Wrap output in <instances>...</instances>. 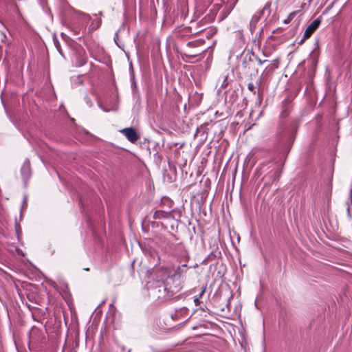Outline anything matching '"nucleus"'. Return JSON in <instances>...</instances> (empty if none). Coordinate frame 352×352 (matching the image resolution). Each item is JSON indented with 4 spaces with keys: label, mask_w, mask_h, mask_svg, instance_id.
<instances>
[{
    "label": "nucleus",
    "mask_w": 352,
    "mask_h": 352,
    "mask_svg": "<svg viewBox=\"0 0 352 352\" xmlns=\"http://www.w3.org/2000/svg\"><path fill=\"white\" fill-rule=\"evenodd\" d=\"M169 281V279H168L166 283H160L155 289V292L159 299L164 300H170L173 298L174 294L179 292L182 288L179 280V283L173 287L170 285Z\"/></svg>",
    "instance_id": "nucleus-1"
},
{
    "label": "nucleus",
    "mask_w": 352,
    "mask_h": 352,
    "mask_svg": "<svg viewBox=\"0 0 352 352\" xmlns=\"http://www.w3.org/2000/svg\"><path fill=\"white\" fill-rule=\"evenodd\" d=\"M75 18L72 23L70 30L74 32V35L78 36L80 38L85 32L90 16L80 12H75Z\"/></svg>",
    "instance_id": "nucleus-2"
},
{
    "label": "nucleus",
    "mask_w": 352,
    "mask_h": 352,
    "mask_svg": "<svg viewBox=\"0 0 352 352\" xmlns=\"http://www.w3.org/2000/svg\"><path fill=\"white\" fill-rule=\"evenodd\" d=\"M270 3H267L265 6L263 8V9L258 12H257L252 18L250 23V28L251 32H254L258 21L261 18V16L265 12H267L268 14L270 12Z\"/></svg>",
    "instance_id": "nucleus-3"
},
{
    "label": "nucleus",
    "mask_w": 352,
    "mask_h": 352,
    "mask_svg": "<svg viewBox=\"0 0 352 352\" xmlns=\"http://www.w3.org/2000/svg\"><path fill=\"white\" fill-rule=\"evenodd\" d=\"M322 22V17L319 16L315 19L305 30L304 33V38H307L318 28Z\"/></svg>",
    "instance_id": "nucleus-4"
},
{
    "label": "nucleus",
    "mask_w": 352,
    "mask_h": 352,
    "mask_svg": "<svg viewBox=\"0 0 352 352\" xmlns=\"http://www.w3.org/2000/svg\"><path fill=\"white\" fill-rule=\"evenodd\" d=\"M120 132L124 135L126 139L131 142L133 143L136 142L139 138V135H138L136 131L132 127L123 129L120 131Z\"/></svg>",
    "instance_id": "nucleus-5"
},
{
    "label": "nucleus",
    "mask_w": 352,
    "mask_h": 352,
    "mask_svg": "<svg viewBox=\"0 0 352 352\" xmlns=\"http://www.w3.org/2000/svg\"><path fill=\"white\" fill-rule=\"evenodd\" d=\"M188 266L186 265H182L178 266L177 269L175 270V272L173 275L168 277L169 280H179L178 279L181 277V276L185 273L188 270Z\"/></svg>",
    "instance_id": "nucleus-6"
},
{
    "label": "nucleus",
    "mask_w": 352,
    "mask_h": 352,
    "mask_svg": "<svg viewBox=\"0 0 352 352\" xmlns=\"http://www.w3.org/2000/svg\"><path fill=\"white\" fill-rule=\"evenodd\" d=\"M21 174L24 179H28L31 175L30 162L26 160L21 167Z\"/></svg>",
    "instance_id": "nucleus-7"
},
{
    "label": "nucleus",
    "mask_w": 352,
    "mask_h": 352,
    "mask_svg": "<svg viewBox=\"0 0 352 352\" xmlns=\"http://www.w3.org/2000/svg\"><path fill=\"white\" fill-rule=\"evenodd\" d=\"M53 41H54V46L56 47V48L58 50V52L61 55H63L60 43H59L58 40L57 39V38L56 36H54Z\"/></svg>",
    "instance_id": "nucleus-8"
},
{
    "label": "nucleus",
    "mask_w": 352,
    "mask_h": 352,
    "mask_svg": "<svg viewBox=\"0 0 352 352\" xmlns=\"http://www.w3.org/2000/svg\"><path fill=\"white\" fill-rule=\"evenodd\" d=\"M165 214L162 211H156L154 214L155 218H160L161 217H164Z\"/></svg>",
    "instance_id": "nucleus-9"
},
{
    "label": "nucleus",
    "mask_w": 352,
    "mask_h": 352,
    "mask_svg": "<svg viewBox=\"0 0 352 352\" xmlns=\"http://www.w3.org/2000/svg\"><path fill=\"white\" fill-rule=\"evenodd\" d=\"M85 101L86 104H87L88 106H89V107H91V106H92V102H91V98H90L89 96H86L85 97Z\"/></svg>",
    "instance_id": "nucleus-10"
},
{
    "label": "nucleus",
    "mask_w": 352,
    "mask_h": 352,
    "mask_svg": "<svg viewBox=\"0 0 352 352\" xmlns=\"http://www.w3.org/2000/svg\"><path fill=\"white\" fill-rule=\"evenodd\" d=\"M86 63V58L84 56H81L80 58L79 63L78 64V66H82Z\"/></svg>",
    "instance_id": "nucleus-11"
},
{
    "label": "nucleus",
    "mask_w": 352,
    "mask_h": 352,
    "mask_svg": "<svg viewBox=\"0 0 352 352\" xmlns=\"http://www.w3.org/2000/svg\"><path fill=\"white\" fill-rule=\"evenodd\" d=\"M248 89L250 91H252V92L254 91V89H255V87H254V84H253L252 82H250V83H248Z\"/></svg>",
    "instance_id": "nucleus-12"
},
{
    "label": "nucleus",
    "mask_w": 352,
    "mask_h": 352,
    "mask_svg": "<svg viewBox=\"0 0 352 352\" xmlns=\"http://www.w3.org/2000/svg\"><path fill=\"white\" fill-rule=\"evenodd\" d=\"M98 107H100L102 111H104V112H108V111H109V110H108V109H105L104 107H103L102 106V104H100V100H98Z\"/></svg>",
    "instance_id": "nucleus-13"
},
{
    "label": "nucleus",
    "mask_w": 352,
    "mask_h": 352,
    "mask_svg": "<svg viewBox=\"0 0 352 352\" xmlns=\"http://www.w3.org/2000/svg\"><path fill=\"white\" fill-rule=\"evenodd\" d=\"M199 299H200V298H198L197 296L195 297V298H194V302H195V304L197 306V305H199V303H200Z\"/></svg>",
    "instance_id": "nucleus-14"
},
{
    "label": "nucleus",
    "mask_w": 352,
    "mask_h": 352,
    "mask_svg": "<svg viewBox=\"0 0 352 352\" xmlns=\"http://www.w3.org/2000/svg\"><path fill=\"white\" fill-rule=\"evenodd\" d=\"M205 291H206V287H203L201 292L199 293V295L197 297L201 298L202 297L203 294H204Z\"/></svg>",
    "instance_id": "nucleus-15"
},
{
    "label": "nucleus",
    "mask_w": 352,
    "mask_h": 352,
    "mask_svg": "<svg viewBox=\"0 0 352 352\" xmlns=\"http://www.w3.org/2000/svg\"><path fill=\"white\" fill-rule=\"evenodd\" d=\"M258 63L259 65H263L264 63L267 62V60H261L260 58H256Z\"/></svg>",
    "instance_id": "nucleus-16"
},
{
    "label": "nucleus",
    "mask_w": 352,
    "mask_h": 352,
    "mask_svg": "<svg viewBox=\"0 0 352 352\" xmlns=\"http://www.w3.org/2000/svg\"><path fill=\"white\" fill-rule=\"evenodd\" d=\"M27 206V196L24 197L23 201V207Z\"/></svg>",
    "instance_id": "nucleus-17"
},
{
    "label": "nucleus",
    "mask_w": 352,
    "mask_h": 352,
    "mask_svg": "<svg viewBox=\"0 0 352 352\" xmlns=\"http://www.w3.org/2000/svg\"><path fill=\"white\" fill-rule=\"evenodd\" d=\"M181 311L186 312V311H187V309L186 307H183L181 309Z\"/></svg>",
    "instance_id": "nucleus-18"
},
{
    "label": "nucleus",
    "mask_w": 352,
    "mask_h": 352,
    "mask_svg": "<svg viewBox=\"0 0 352 352\" xmlns=\"http://www.w3.org/2000/svg\"><path fill=\"white\" fill-rule=\"evenodd\" d=\"M347 212H348V214L350 216L351 214H350V211H349V207L347 208Z\"/></svg>",
    "instance_id": "nucleus-19"
},
{
    "label": "nucleus",
    "mask_w": 352,
    "mask_h": 352,
    "mask_svg": "<svg viewBox=\"0 0 352 352\" xmlns=\"http://www.w3.org/2000/svg\"><path fill=\"white\" fill-rule=\"evenodd\" d=\"M195 55L189 56V57H195Z\"/></svg>",
    "instance_id": "nucleus-20"
}]
</instances>
